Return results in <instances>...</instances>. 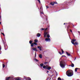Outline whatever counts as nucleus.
I'll return each mask as SVG.
<instances>
[{"label": "nucleus", "instance_id": "nucleus-19", "mask_svg": "<svg viewBox=\"0 0 80 80\" xmlns=\"http://www.w3.org/2000/svg\"><path fill=\"white\" fill-rule=\"evenodd\" d=\"M29 43L30 44H31L32 43V40H30L29 41Z\"/></svg>", "mask_w": 80, "mask_h": 80}, {"label": "nucleus", "instance_id": "nucleus-13", "mask_svg": "<svg viewBox=\"0 0 80 80\" xmlns=\"http://www.w3.org/2000/svg\"><path fill=\"white\" fill-rule=\"evenodd\" d=\"M39 57L40 58H42V54H39Z\"/></svg>", "mask_w": 80, "mask_h": 80}, {"label": "nucleus", "instance_id": "nucleus-36", "mask_svg": "<svg viewBox=\"0 0 80 80\" xmlns=\"http://www.w3.org/2000/svg\"><path fill=\"white\" fill-rule=\"evenodd\" d=\"M37 0L38 2L39 3H41V2H40V0Z\"/></svg>", "mask_w": 80, "mask_h": 80}, {"label": "nucleus", "instance_id": "nucleus-35", "mask_svg": "<svg viewBox=\"0 0 80 80\" xmlns=\"http://www.w3.org/2000/svg\"><path fill=\"white\" fill-rule=\"evenodd\" d=\"M1 34H2L3 36H5V34H4V33H2L1 32Z\"/></svg>", "mask_w": 80, "mask_h": 80}, {"label": "nucleus", "instance_id": "nucleus-50", "mask_svg": "<svg viewBox=\"0 0 80 80\" xmlns=\"http://www.w3.org/2000/svg\"><path fill=\"white\" fill-rule=\"evenodd\" d=\"M76 59V58H75L74 59V60H75Z\"/></svg>", "mask_w": 80, "mask_h": 80}, {"label": "nucleus", "instance_id": "nucleus-43", "mask_svg": "<svg viewBox=\"0 0 80 80\" xmlns=\"http://www.w3.org/2000/svg\"><path fill=\"white\" fill-rule=\"evenodd\" d=\"M2 50V48H1V47L0 46V50Z\"/></svg>", "mask_w": 80, "mask_h": 80}, {"label": "nucleus", "instance_id": "nucleus-29", "mask_svg": "<svg viewBox=\"0 0 80 80\" xmlns=\"http://www.w3.org/2000/svg\"><path fill=\"white\" fill-rule=\"evenodd\" d=\"M48 63V62H44V64H45L46 65V64H47Z\"/></svg>", "mask_w": 80, "mask_h": 80}, {"label": "nucleus", "instance_id": "nucleus-3", "mask_svg": "<svg viewBox=\"0 0 80 80\" xmlns=\"http://www.w3.org/2000/svg\"><path fill=\"white\" fill-rule=\"evenodd\" d=\"M66 74L68 77H72L73 75V73L70 70H68L66 72Z\"/></svg>", "mask_w": 80, "mask_h": 80}, {"label": "nucleus", "instance_id": "nucleus-27", "mask_svg": "<svg viewBox=\"0 0 80 80\" xmlns=\"http://www.w3.org/2000/svg\"><path fill=\"white\" fill-rule=\"evenodd\" d=\"M54 4H57L58 3L57 2H53Z\"/></svg>", "mask_w": 80, "mask_h": 80}, {"label": "nucleus", "instance_id": "nucleus-8", "mask_svg": "<svg viewBox=\"0 0 80 80\" xmlns=\"http://www.w3.org/2000/svg\"><path fill=\"white\" fill-rule=\"evenodd\" d=\"M41 35V34L40 33H38L37 34V36L38 37H40Z\"/></svg>", "mask_w": 80, "mask_h": 80}, {"label": "nucleus", "instance_id": "nucleus-49", "mask_svg": "<svg viewBox=\"0 0 80 80\" xmlns=\"http://www.w3.org/2000/svg\"><path fill=\"white\" fill-rule=\"evenodd\" d=\"M72 24V25L73 26V27H74V25H73V24Z\"/></svg>", "mask_w": 80, "mask_h": 80}, {"label": "nucleus", "instance_id": "nucleus-16", "mask_svg": "<svg viewBox=\"0 0 80 80\" xmlns=\"http://www.w3.org/2000/svg\"><path fill=\"white\" fill-rule=\"evenodd\" d=\"M7 45H4V48H5V50H7Z\"/></svg>", "mask_w": 80, "mask_h": 80}, {"label": "nucleus", "instance_id": "nucleus-5", "mask_svg": "<svg viewBox=\"0 0 80 80\" xmlns=\"http://www.w3.org/2000/svg\"><path fill=\"white\" fill-rule=\"evenodd\" d=\"M48 34V32H45L44 33V37L45 38L46 37V35Z\"/></svg>", "mask_w": 80, "mask_h": 80}, {"label": "nucleus", "instance_id": "nucleus-6", "mask_svg": "<svg viewBox=\"0 0 80 80\" xmlns=\"http://www.w3.org/2000/svg\"><path fill=\"white\" fill-rule=\"evenodd\" d=\"M45 40L46 42H50V38H46Z\"/></svg>", "mask_w": 80, "mask_h": 80}, {"label": "nucleus", "instance_id": "nucleus-17", "mask_svg": "<svg viewBox=\"0 0 80 80\" xmlns=\"http://www.w3.org/2000/svg\"><path fill=\"white\" fill-rule=\"evenodd\" d=\"M47 69L48 70H50V69H51V67H48V68Z\"/></svg>", "mask_w": 80, "mask_h": 80}, {"label": "nucleus", "instance_id": "nucleus-57", "mask_svg": "<svg viewBox=\"0 0 80 80\" xmlns=\"http://www.w3.org/2000/svg\"><path fill=\"white\" fill-rule=\"evenodd\" d=\"M38 9H39V8H38Z\"/></svg>", "mask_w": 80, "mask_h": 80}, {"label": "nucleus", "instance_id": "nucleus-7", "mask_svg": "<svg viewBox=\"0 0 80 80\" xmlns=\"http://www.w3.org/2000/svg\"><path fill=\"white\" fill-rule=\"evenodd\" d=\"M32 50H34V51H36V52H37L38 50L37 49V48H32Z\"/></svg>", "mask_w": 80, "mask_h": 80}, {"label": "nucleus", "instance_id": "nucleus-41", "mask_svg": "<svg viewBox=\"0 0 80 80\" xmlns=\"http://www.w3.org/2000/svg\"><path fill=\"white\" fill-rule=\"evenodd\" d=\"M40 13H41V14H43V12H40Z\"/></svg>", "mask_w": 80, "mask_h": 80}, {"label": "nucleus", "instance_id": "nucleus-46", "mask_svg": "<svg viewBox=\"0 0 80 80\" xmlns=\"http://www.w3.org/2000/svg\"><path fill=\"white\" fill-rule=\"evenodd\" d=\"M69 67H70V66H71V65H68Z\"/></svg>", "mask_w": 80, "mask_h": 80}, {"label": "nucleus", "instance_id": "nucleus-55", "mask_svg": "<svg viewBox=\"0 0 80 80\" xmlns=\"http://www.w3.org/2000/svg\"><path fill=\"white\" fill-rule=\"evenodd\" d=\"M0 21H1V19H0Z\"/></svg>", "mask_w": 80, "mask_h": 80}, {"label": "nucleus", "instance_id": "nucleus-1", "mask_svg": "<svg viewBox=\"0 0 80 80\" xmlns=\"http://www.w3.org/2000/svg\"><path fill=\"white\" fill-rule=\"evenodd\" d=\"M15 79V80H21V78L19 77L13 78L12 77H7L6 78V80H14Z\"/></svg>", "mask_w": 80, "mask_h": 80}, {"label": "nucleus", "instance_id": "nucleus-25", "mask_svg": "<svg viewBox=\"0 0 80 80\" xmlns=\"http://www.w3.org/2000/svg\"><path fill=\"white\" fill-rule=\"evenodd\" d=\"M45 30V28H42L41 29V31H42V30Z\"/></svg>", "mask_w": 80, "mask_h": 80}, {"label": "nucleus", "instance_id": "nucleus-52", "mask_svg": "<svg viewBox=\"0 0 80 80\" xmlns=\"http://www.w3.org/2000/svg\"><path fill=\"white\" fill-rule=\"evenodd\" d=\"M78 69V70H79V69H80V68H78V69Z\"/></svg>", "mask_w": 80, "mask_h": 80}, {"label": "nucleus", "instance_id": "nucleus-28", "mask_svg": "<svg viewBox=\"0 0 80 80\" xmlns=\"http://www.w3.org/2000/svg\"><path fill=\"white\" fill-rule=\"evenodd\" d=\"M40 65L41 67H43V64H41Z\"/></svg>", "mask_w": 80, "mask_h": 80}, {"label": "nucleus", "instance_id": "nucleus-33", "mask_svg": "<svg viewBox=\"0 0 80 80\" xmlns=\"http://www.w3.org/2000/svg\"><path fill=\"white\" fill-rule=\"evenodd\" d=\"M33 43L35 45H37V43L34 42V43Z\"/></svg>", "mask_w": 80, "mask_h": 80}, {"label": "nucleus", "instance_id": "nucleus-9", "mask_svg": "<svg viewBox=\"0 0 80 80\" xmlns=\"http://www.w3.org/2000/svg\"><path fill=\"white\" fill-rule=\"evenodd\" d=\"M38 48H39V50L40 51H42V48H41V47L38 46Z\"/></svg>", "mask_w": 80, "mask_h": 80}, {"label": "nucleus", "instance_id": "nucleus-2", "mask_svg": "<svg viewBox=\"0 0 80 80\" xmlns=\"http://www.w3.org/2000/svg\"><path fill=\"white\" fill-rule=\"evenodd\" d=\"M60 65L62 68H65V67L66 65V63L65 61H62L60 62Z\"/></svg>", "mask_w": 80, "mask_h": 80}, {"label": "nucleus", "instance_id": "nucleus-15", "mask_svg": "<svg viewBox=\"0 0 80 80\" xmlns=\"http://www.w3.org/2000/svg\"><path fill=\"white\" fill-rule=\"evenodd\" d=\"M75 45H78V42H76L75 43Z\"/></svg>", "mask_w": 80, "mask_h": 80}, {"label": "nucleus", "instance_id": "nucleus-14", "mask_svg": "<svg viewBox=\"0 0 80 80\" xmlns=\"http://www.w3.org/2000/svg\"><path fill=\"white\" fill-rule=\"evenodd\" d=\"M71 67H74V64H73V63H72V62H71Z\"/></svg>", "mask_w": 80, "mask_h": 80}, {"label": "nucleus", "instance_id": "nucleus-12", "mask_svg": "<svg viewBox=\"0 0 80 80\" xmlns=\"http://www.w3.org/2000/svg\"><path fill=\"white\" fill-rule=\"evenodd\" d=\"M66 54L68 56H71V55L70 54L68 53V52H66Z\"/></svg>", "mask_w": 80, "mask_h": 80}, {"label": "nucleus", "instance_id": "nucleus-39", "mask_svg": "<svg viewBox=\"0 0 80 80\" xmlns=\"http://www.w3.org/2000/svg\"><path fill=\"white\" fill-rule=\"evenodd\" d=\"M48 29V28H47L45 30V31H46Z\"/></svg>", "mask_w": 80, "mask_h": 80}, {"label": "nucleus", "instance_id": "nucleus-56", "mask_svg": "<svg viewBox=\"0 0 80 80\" xmlns=\"http://www.w3.org/2000/svg\"><path fill=\"white\" fill-rule=\"evenodd\" d=\"M57 75H58V74H57Z\"/></svg>", "mask_w": 80, "mask_h": 80}, {"label": "nucleus", "instance_id": "nucleus-45", "mask_svg": "<svg viewBox=\"0 0 80 80\" xmlns=\"http://www.w3.org/2000/svg\"><path fill=\"white\" fill-rule=\"evenodd\" d=\"M35 57H36V52L35 53Z\"/></svg>", "mask_w": 80, "mask_h": 80}, {"label": "nucleus", "instance_id": "nucleus-21", "mask_svg": "<svg viewBox=\"0 0 80 80\" xmlns=\"http://www.w3.org/2000/svg\"><path fill=\"white\" fill-rule=\"evenodd\" d=\"M47 38H49L50 37V35L47 34Z\"/></svg>", "mask_w": 80, "mask_h": 80}, {"label": "nucleus", "instance_id": "nucleus-10", "mask_svg": "<svg viewBox=\"0 0 80 80\" xmlns=\"http://www.w3.org/2000/svg\"><path fill=\"white\" fill-rule=\"evenodd\" d=\"M24 79H25L26 80H28L30 78L29 77H26L25 76L24 77Z\"/></svg>", "mask_w": 80, "mask_h": 80}, {"label": "nucleus", "instance_id": "nucleus-22", "mask_svg": "<svg viewBox=\"0 0 80 80\" xmlns=\"http://www.w3.org/2000/svg\"><path fill=\"white\" fill-rule=\"evenodd\" d=\"M70 25H68V26L67 28H68L67 29V30H68V28H70Z\"/></svg>", "mask_w": 80, "mask_h": 80}, {"label": "nucleus", "instance_id": "nucleus-20", "mask_svg": "<svg viewBox=\"0 0 80 80\" xmlns=\"http://www.w3.org/2000/svg\"><path fill=\"white\" fill-rule=\"evenodd\" d=\"M33 45H34L33 43H31V47H33Z\"/></svg>", "mask_w": 80, "mask_h": 80}, {"label": "nucleus", "instance_id": "nucleus-18", "mask_svg": "<svg viewBox=\"0 0 80 80\" xmlns=\"http://www.w3.org/2000/svg\"><path fill=\"white\" fill-rule=\"evenodd\" d=\"M34 42L35 43H37L38 42V41L37 40V39H35L34 40Z\"/></svg>", "mask_w": 80, "mask_h": 80}, {"label": "nucleus", "instance_id": "nucleus-37", "mask_svg": "<svg viewBox=\"0 0 80 80\" xmlns=\"http://www.w3.org/2000/svg\"><path fill=\"white\" fill-rule=\"evenodd\" d=\"M27 80H32V79H31V78H29Z\"/></svg>", "mask_w": 80, "mask_h": 80}, {"label": "nucleus", "instance_id": "nucleus-42", "mask_svg": "<svg viewBox=\"0 0 80 80\" xmlns=\"http://www.w3.org/2000/svg\"><path fill=\"white\" fill-rule=\"evenodd\" d=\"M70 31L72 33V31L71 29H70Z\"/></svg>", "mask_w": 80, "mask_h": 80}, {"label": "nucleus", "instance_id": "nucleus-48", "mask_svg": "<svg viewBox=\"0 0 80 80\" xmlns=\"http://www.w3.org/2000/svg\"><path fill=\"white\" fill-rule=\"evenodd\" d=\"M48 72H48V71H47V73H48Z\"/></svg>", "mask_w": 80, "mask_h": 80}, {"label": "nucleus", "instance_id": "nucleus-26", "mask_svg": "<svg viewBox=\"0 0 80 80\" xmlns=\"http://www.w3.org/2000/svg\"><path fill=\"white\" fill-rule=\"evenodd\" d=\"M5 67V64H2V67L3 68H4Z\"/></svg>", "mask_w": 80, "mask_h": 80}, {"label": "nucleus", "instance_id": "nucleus-4", "mask_svg": "<svg viewBox=\"0 0 80 80\" xmlns=\"http://www.w3.org/2000/svg\"><path fill=\"white\" fill-rule=\"evenodd\" d=\"M76 40H76L75 39H73L71 41L72 43V44L74 45V46H75V44L74 42H76Z\"/></svg>", "mask_w": 80, "mask_h": 80}, {"label": "nucleus", "instance_id": "nucleus-34", "mask_svg": "<svg viewBox=\"0 0 80 80\" xmlns=\"http://www.w3.org/2000/svg\"><path fill=\"white\" fill-rule=\"evenodd\" d=\"M59 53L60 54V55H62V52H61L60 51H59Z\"/></svg>", "mask_w": 80, "mask_h": 80}, {"label": "nucleus", "instance_id": "nucleus-23", "mask_svg": "<svg viewBox=\"0 0 80 80\" xmlns=\"http://www.w3.org/2000/svg\"><path fill=\"white\" fill-rule=\"evenodd\" d=\"M48 67V65L45 66V68H46V69H47Z\"/></svg>", "mask_w": 80, "mask_h": 80}, {"label": "nucleus", "instance_id": "nucleus-24", "mask_svg": "<svg viewBox=\"0 0 80 80\" xmlns=\"http://www.w3.org/2000/svg\"><path fill=\"white\" fill-rule=\"evenodd\" d=\"M77 69H78V68H75V72H76L77 71Z\"/></svg>", "mask_w": 80, "mask_h": 80}, {"label": "nucleus", "instance_id": "nucleus-47", "mask_svg": "<svg viewBox=\"0 0 80 80\" xmlns=\"http://www.w3.org/2000/svg\"><path fill=\"white\" fill-rule=\"evenodd\" d=\"M1 23H2V22H0V25H1Z\"/></svg>", "mask_w": 80, "mask_h": 80}, {"label": "nucleus", "instance_id": "nucleus-51", "mask_svg": "<svg viewBox=\"0 0 80 80\" xmlns=\"http://www.w3.org/2000/svg\"><path fill=\"white\" fill-rule=\"evenodd\" d=\"M0 18H1V16H0Z\"/></svg>", "mask_w": 80, "mask_h": 80}, {"label": "nucleus", "instance_id": "nucleus-54", "mask_svg": "<svg viewBox=\"0 0 80 80\" xmlns=\"http://www.w3.org/2000/svg\"><path fill=\"white\" fill-rule=\"evenodd\" d=\"M64 25H65V23H64Z\"/></svg>", "mask_w": 80, "mask_h": 80}, {"label": "nucleus", "instance_id": "nucleus-32", "mask_svg": "<svg viewBox=\"0 0 80 80\" xmlns=\"http://www.w3.org/2000/svg\"><path fill=\"white\" fill-rule=\"evenodd\" d=\"M35 61H36V62H38V59L35 58Z\"/></svg>", "mask_w": 80, "mask_h": 80}, {"label": "nucleus", "instance_id": "nucleus-44", "mask_svg": "<svg viewBox=\"0 0 80 80\" xmlns=\"http://www.w3.org/2000/svg\"><path fill=\"white\" fill-rule=\"evenodd\" d=\"M62 57H66V56H64V55L62 56Z\"/></svg>", "mask_w": 80, "mask_h": 80}, {"label": "nucleus", "instance_id": "nucleus-31", "mask_svg": "<svg viewBox=\"0 0 80 80\" xmlns=\"http://www.w3.org/2000/svg\"><path fill=\"white\" fill-rule=\"evenodd\" d=\"M61 51H62V53H64V51L63 50V49H61Z\"/></svg>", "mask_w": 80, "mask_h": 80}, {"label": "nucleus", "instance_id": "nucleus-30", "mask_svg": "<svg viewBox=\"0 0 80 80\" xmlns=\"http://www.w3.org/2000/svg\"><path fill=\"white\" fill-rule=\"evenodd\" d=\"M58 80H62V79L60 78H58Z\"/></svg>", "mask_w": 80, "mask_h": 80}, {"label": "nucleus", "instance_id": "nucleus-53", "mask_svg": "<svg viewBox=\"0 0 80 80\" xmlns=\"http://www.w3.org/2000/svg\"><path fill=\"white\" fill-rule=\"evenodd\" d=\"M40 9H42V8H40Z\"/></svg>", "mask_w": 80, "mask_h": 80}, {"label": "nucleus", "instance_id": "nucleus-11", "mask_svg": "<svg viewBox=\"0 0 80 80\" xmlns=\"http://www.w3.org/2000/svg\"><path fill=\"white\" fill-rule=\"evenodd\" d=\"M51 5L53 6V5H54V3L53 2H51L50 3V5Z\"/></svg>", "mask_w": 80, "mask_h": 80}, {"label": "nucleus", "instance_id": "nucleus-40", "mask_svg": "<svg viewBox=\"0 0 80 80\" xmlns=\"http://www.w3.org/2000/svg\"><path fill=\"white\" fill-rule=\"evenodd\" d=\"M46 7L47 8H49V7H48V6H46Z\"/></svg>", "mask_w": 80, "mask_h": 80}, {"label": "nucleus", "instance_id": "nucleus-38", "mask_svg": "<svg viewBox=\"0 0 80 80\" xmlns=\"http://www.w3.org/2000/svg\"><path fill=\"white\" fill-rule=\"evenodd\" d=\"M43 68H45V66H43Z\"/></svg>", "mask_w": 80, "mask_h": 80}]
</instances>
